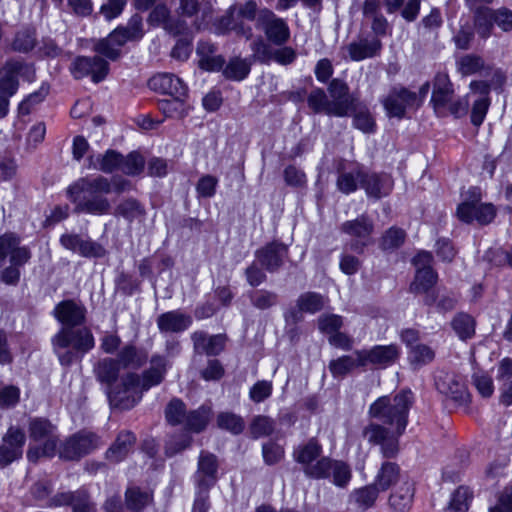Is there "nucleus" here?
<instances>
[{
	"instance_id": "6e6552de",
	"label": "nucleus",
	"mask_w": 512,
	"mask_h": 512,
	"mask_svg": "<svg viewBox=\"0 0 512 512\" xmlns=\"http://www.w3.org/2000/svg\"><path fill=\"white\" fill-rule=\"evenodd\" d=\"M259 11L254 0L233 5L227 10L226 15L221 18L219 29L222 31L233 30L249 40L253 36V29L250 25H245L244 21L257 20Z\"/></svg>"
},
{
	"instance_id": "72a5a7b5",
	"label": "nucleus",
	"mask_w": 512,
	"mask_h": 512,
	"mask_svg": "<svg viewBox=\"0 0 512 512\" xmlns=\"http://www.w3.org/2000/svg\"><path fill=\"white\" fill-rule=\"evenodd\" d=\"M359 359V350H357L352 355H345L332 360L329 364V370L335 378L344 377L355 368L363 367Z\"/></svg>"
},
{
	"instance_id": "37998d69",
	"label": "nucleus",
	"mask_w": 512,
	"mask_h": 512,
	"mask_svg": "<svg viewBox=\"0 0 512 512\" xmlns=\"http://www.w3.org/2000/svg\"><path fill=\"white\" fill-rule=\"evenodd\" d=\"M321 451V446L312 439L307 444L299 446L294 451V458L298 463H301L306 467L317 460Z\"/></svg>"
},
{
	"instance_id": "39448f33",
	"label": "nucleus",
	"mask_w": 512,
	"mask_h": 512,
	"mask_svg": "<svg viewBox=\"0 0 512 512\" xmlns=\"http://www.w3.org/2000/svg\"><path fill=\"white\" fill-rule=\"evenodd\" d=\"M54 352L61 365L70 366L95 345L90 329L63 327L52 339Z\"/></svg>"
},
{
	"instance_id": "bf43d9fd",
	"label": "nucleus",
	"mask_w": 512,
	"mask_h": 512,
	"mask_svg": "<svg viewBox=\"0 0 512 512\" xmlns=\"http://www.w3.org/2000/svg\"><path fill=\"white\" fill-rule=\"evenodd\" d=\"M472 493L467 487H459L452 496L449 510L450 512H466Z\"/></svg>"
},
{
	"instance_id": "5fc2aeb1",
	"label": "nucleus",
	"mask_w": 512,
	"mask_h": 512,
	"mask_svg": "<svg viewBox=\"0 0 512 512\" xmlns=\"http://www.w3.org/2000/svg\"><path fill=\"white\" fill-rule=\"evenodd\" d=\"M145 166L144 158L138 152H131L126 157L123 156L121 163V172L126 175L135 176L140 174Z\"/></svg>"
},
{
	"instance_id": "9d476101",
	"label": "nucleus",
	"mask_w": 512,
	"mask_h": 512,
	"mask_svg": "<svg viewBox=\"0 0 512 512\" xmlns=\"http://www.w3.org/2000/svg\"><path fill=\"white\" fill-rule=\"evenodd\" d=\"M382 104L389 117L403 118L408 109L418 108L421 100L417 93L405 87H393L383 98Z\"/></svg>"
},
{
	"instance_id": "4c0bfd02",
	"label": "nucleus",
	"mask_w": 512,
	"mask_h": 512,
	"mask_svg": "<svg viewBox=\"0 0 512 512\" xmlns=\"http://www.w3.org/2000/svg\"><path fill=\"white\" fill-rule=\"evenodd\" d=\"M412 498L413 488L409 483H405L390 496L389 504L393 512H406L411 506Z\"/></svg>"
},
{
	"instance_id": "aec40b11",
	"label": "nucleus",
	"mask_w": 512,
	"mask_h": 512,
	"mask_svg": "<svg viewBox=\"0 0 512 512\" xmlns=\"http://www.w3.org/2000/svg\"><path fill=\"white\" fill-rule=\"evenodd\" d=\"M454 98L453 85L446 74L436 75L433 83L431 103L438 116L447 115V107Z\"/></svg>"
},
{
	"instance_id": "f257e3e1",
	"label": "nucleus",
	"mask_w": 512,
	"mask_h": 512,
	"mask_svg": "<svg viewBox=\"0 0 512 512\" xmlns=\"http://www.w3.org/2000/svg\"><path fill=\"white\" fill-rule=\"evenodd\" d=\"M414 403L413 393L403 390L393 396H382L369 407V416L381 421L370 422L362 431L364 439L380 447L385 458H394L399 452V439L408 425L409 411Z\"/></svg>"
},
{
	"instance_id": "f03ea898",
	"label": "nucleus",
	"mask_w": 512,
	"mask_h": 512,
	"mask_svg": "<svg viewBox=\"0 0 512 512\" xmlns=\"http://www.w3.org/2000/svg\"><path fill=\"white\" fill-rule=\"evenodd\" d=\"M167 370V362L161 356H154L151 359L150 368L144 372L143 378L129 373L122 378L121 383L108 394L111 405L120 409L134 407L142 397L145 390L158 385L164 379Z\"/></svg>"
},
{
	"instance_id": "bb28decb",
	"label": "nucleus",
	"mask_w": 512,
	"mask_h": 512,
	"mask_svg": "<svg viewBox=\"0 0 512 512\" xmlns=\"http://www.w3.org/2000/svg\"><path fill=\"white\" fill-rule=\"evenodd\" d=\"M149 23L152 25L162 26L169 33L174 35L183 34L187 26L181 20H173L170 17L168 8L165 5L156 6L150 13Z\"/></svg>"
},
{
	"instance_id": "b1692460",
	"label": "nucleus",
	"mask_w": 512,
	"mask_h": 512,
	"mask_svg": "<svg viewBox=\"0 0 512 512\" xmlns=\"http://www.w3.org/2000/svg\"><path fill=\"white\" fill-rule=\"evenodd\" d=\"M55 316L65 327L73 328L85 320V309L72 300L59 303L55 308Z\"/></svg>"
},
{
	"instance_id": "4be33fe9",
	"label": "nucleus",
	"mask_w": 512,
	"mask_h": 512,
	"mask_svg": "<svg viewBox=\"0 0 512 512\" xmlns=\"http://www.w3.org/2000/svg\"><path fill=\"white\" fill-rule=\"evenodd\" d=\"M150 89L167 94L171 97H187V86L177 76L169 73H159L148 81Z\"/></svg>"
},
{
	"instance_id": "3c124183",
	"label": "nucleus",
	"mask_w": 512,
	"mask_h": 512,
	"mask_svg": "<svg viewBox=\"0 0 512 512\" xmlns=\"http://www.w3.org/2000/svg\"><path fill=\"white\" fill-rule=\"evenodd\" d=\"M151 499V494L138 488H129L126 491V506L133 512L141 511L150 503Z\"/></svg>"
},
{
	"instance_id": "c9c22d12",
	"label": "nucleus",
	"mask_w": 512,
	"mask_h": 512,
	"mask_svg": "<svg viewBox=\"0 0 512 512\" xmlns=\"http://www.w3.org/2000/svg\"><path fill=\"white\" fill-rule=\"evenodd\" d=\"M354 126L364 133H372L375 131V120L366 105L357 102L352 108Z\"/></svg>"
},
{
	"instance_id": "f704fd0d",
	"label": "nucleus",
	"mask_w": 512,
	"mask_h": 512,
	"mask_svg": "<svg viewBox=\"0 0 512 512\" xmlns=\"http://www.w3.org/2000/svg\"><path fill=\"white\" fill-rule=\"evenodd\" d=\"M250 70L251 62L249 59L234 57L229 60L222 73L226 79L241 81L249 75Z\"/></svg>"
},
{
	"instance_id": "423d86ee",
	"label": "nucleus",
	"mask_w": 512,
	"mask_h": 512,
	"mask_svg": "<svg viewBox=\"0 0 512 512\" xmlns=\"http://www.w3.org/2000/svg\"><path fill=\"white\" fill-rule=\"evenodd\" d=\"M29 435L34 442L27 451L29 461H37L40 457H53L57 450L58 434L56 427L48 420L34 418L29 423Z\"/></svg>"
},
{
	"instance_id": "c85d7f7f",
	"label": "nucleus",
	"mask_w": 512,
	"mask_h": 512,
	"mask_svg": "<svg viewBox=\"0 0 512 512\" xmlns=\"http://www.w3.org/2000/svg\"><path fill=\"white\" fill-rule=\"evenodd\" d=\"M217 472L216 457L207 452H202L198 461L197 482L199 487L207 490L214 484Z\"/></svg>"
},
{
	"instance_id": "f8f14e48",
	"label": "nucleus",
	"mask_w": 512,
	"mask_h": 512,
	"mask_svg": "<svg viewBox=\"0 0 512 512\" xmlns=\"http://www.w3.org/2000/svg\"><path fill=\"white\" fill-rule=\"evenodd\" d=\"M493 23L504 32L511 31L512 11L504 7L497 10L483 9L478 11L475 25L480 37L486 39L490 36Z\"/></svg>"
},
{
	"instance_id": "69168bd1",
	"label": "nucleus",
	"mask_w": 512,
	"mask_h": 512,
	"mask_svg": "<svg viewBox=\"0 0 512 512\" xmlns=\"http://www.w3.org/2000/svg\"><path fill=\"white\" fill-rule=\"evenodd\" d=\"M331 474L333 475L334 484L339 487L346 486L351 479V471L348 465L341 461H333Z\"/></svg>"
},
{
	"instance_id": "e433bc0d",
	"label": "nucleus",
	"mask_w": 512,
	"mask_h": 512,
	"mask_svg": "<svg viewBox=\"0 0 512 512\" xmlns=\"http://www.w3.org/2000/svg\"><path fill=\"white\" fill-rule=\"evenodd\" d=\"M119 363L115 359L105 358L98 362L95 367V375L101 383L111 385L119 375Z\"/></svg>"
},
{
	"instance_id": "338daca9",
	"label": "nucleus",
	"mask_w": 512,
	"mask_h": 512,
	"mask_svg": "<svg viewBox=\"0 0 512 512\" xmlns=\"http://www.w3.org/2000/svg\"><path fill=\"white\" fill-rule=\"evenodd\" d=\"M489 105L490 101L488 97H479L477 100L474 101L471 112V122L475 126H480L483 123Z\"/></svg>"
},
{
	"instance_id": "4468645a",
	"label": "nucleus",
	"mask_w": 512,
	"mask_h": 512,
	"mask_svg": "<svg viewBox=\"0 0 512 512\" xmlns=\"http://www.w3.org/2000/svg\"><path fill=\"white\" fill-rule=\"evenodd\" d=\"M70 70L76 79L90 76L94 83H98L108 75L109 64L99 56H80L73 61Z\"/></svg>"
},
{
	"instance_id": "393cba45",
	"label": "nucleus",
	"mask_w": 512,
	"mask_h": 512,
	"mask_svg": "<svg viewBox=\"0 0 512 512\" xmlns=\"http://www.w3.org/2000/svg\"><path fill=\"white\" fill-rule=\"evenodd\" d=\"M364 170L358 164L343 166L339 169L337 188L344 194H350L357 190L359 183L362 185Z\"/></svg>"
},
{
	"instance_id": "13d9d810",
	"label": "nucleus",
	"mask_w": 512,
	"mask_h": 512,
	"mask_svg": "<svg viewBox=\"0 0 512 512\" xmlns=\"http://www.w3.org/2000/svg\"><path fill=\"white\" fill-rule=\"evenodd\" d=\"M217 423L220 428L226 429L234 434H239L244 429L243 419L229 412H223L218 415Z\"/></svg>"
},
{
	"instance_id": "7ed1b4c3",
	"label": "nucleus",
	"mask_w": 512,
	"mask_h": 512,
	"mask_svg": "<svg viewBox=\"0 0 512 512\" xmlns=\"http://www.w3.org/2000/svg\"><path fill=\"white\" fill-rule=\"evenodd\" d=\"M67 192L78 212L105 215L111 210V204L106 197L112 192L109 178L101 175L83 177L69 186Z\"/></svg>"
},
{
	"instance_id": "8fccbe9b",
	"label": "nucleus",
	"mask_w": 512,
	"mask_h": 512,
	"mask_svg": "<svg viewBox=\"0 0 512 512\" xmlns=\"http://www.w3.org/2000/svg\"><path fill=\"white\" fill-rule=\"evenodd\" d=\"M274 430V420L264 415L255 416L249 426V431L253 438L269 436Z\"/></svg>"
},
{
	"instance_id": "cd10ccee",
	"label": "nucleus",
	"mask_w": 512,
	"mask_h": 512,
	"mask_svg": "<svg viewBox=\"0 0 512 512\" xmlns=\"http://www.w3.org/2000/svg\"><path fill=\"white\" fill-rule=\"evenodd\" d=\"M88 161L89 168L110 174L121 171L123 155L115 150H107L103 154L90 155Z\"/></svg>"
},
{
	"instance_id": "5701e85b",
	"label": "nucleus",
	"mask_w": 512,
	"mask_h": 512,
	"mask_svg": "<svg viewBox=\"0 0 512 512\" xmlns=\"http://www.w3.org/2000/svg\"><path fill=\"white\" fill-rule=\"evenodd\" d=\"M393 184V179L388 174L366 173L364 171L362 187L368 197L374 199L386 197L392 191Z\"/></svg>"
},
{
	"instance_id": "2eb2a0df",
	"label": "nucleus",
	"mask_w": 512,
	"mask_h": 512,
	"mask_svg": "<svg viewBox=\"0 0 512 512\" xmlns=\"http://www.w3.org/2000/svg\"><path fill=\"white\" fill-rule=\"evenodd\" d=\"M0 73V94L7 97L14 95L18 89V74L27 75L28 81H32L34 76V70L18 60L7 61Z\"/></svg>"
},
{
	"instance_id": "0eeeda50",
	"label": "nucleus",
	"mask_w": 512,
	"mask_h": 512,
	"mask_svg": "<svg viewBox=\"0 0 512 512\" xmlns=\"http://www.w3.org/2000/svg\"><path fill=\"white\" fill-rule=\"evenodd\" d=\"M143 36L142 18L134 15L126 27H118L105 39L100 40L94 50L110 60H116L120 56V48L127 42L138 40Z\"/></svg>"
},
{
	"instance_id": "a18cd8bd",
	"label": "nucleus",
	"mask_w": 512,
	"mask_h": 512,
	"mask_svg": "<svg viewBox=\"0 0 512 512\" xmlns=\"http://www.w3.org/2000/svg\"><path fill=\"white\" fill-rule=\"evenodd\" d=\"M436 280L437 274L433 269H419L416 271L410 289L414 293H425L434 286Z\"/></svg>"
},
{
	"instance_id": "20e7f679",
	"label": "nucleus",
	"mask_w": 512,
	"mask_h": 512,
	"mask_svg": "<svg viewBox=\"0 0 512 512\" xmlns=\"http://www.w3.org/2000/svg\"><path fill=\"white\" fill-rule=\"evenodd\" d=\"M328 95L321 88H314L308 95V106L315 113L329 116L347 117L358 99L350 93V88L341 79H333L328 85Z\"/></svg>"
},
{
	"instance_id": "a19ab883",
	"label": "nucleus",
	"mask_w": 512,
	"mask_h": 512,
	"mask_svg": "<svg viewBox=\"0 0 512 512\" xmlns=\"http://www.w3.org/2000/svg\"><path fill=\"white\" fill-rule=\"evenodd\" d=\"M211 408L201 406L197 410L188 413L185 421V427L193 432H200L207 426L211 417Z\"/></svg>"
},
{
	"instance_id": "ddd939ff",
	"label": "nucleus",
	"mask_w": 512,
	"mask_h": 512,
	"mask_svg": "<svg viewBox=\"0 0 512 512\" xmlns=\"http://www.w3.org/2000/svg\"><path fill=\"white\" fill-rule=\"evenodd\" d=\"M457 217L465 223L477 222L480 225L490 223L496 216V209L490 203H483L478 198L466 200L457 207Z\"/></svg>"
},
{
	"instance_id": "0e129e2a",
	"label": "nucleus",
	"mask_w": 512,
	"mask_h": 512,
	"mask_svg": "<svg viewBox=\"0 0 512 512\" xmlns=\"http://www.w3.org/2000/svg\"><path fill=\"white\" fill-rule=\"evenodd\" d=\"M35 46V35L32 30L19 31L13 41V49L19 52H28Z\"/></svg>"
},
{
	"instance_id": "6e6d98bb",
	"label": "nucleus",
	"mask_w": 512,
	"mask_h": 512,
	"mask_svg": "<svg viewBox=\"0 0 512 512\" xmlns=\"http://www.w3.org/2000/svg\"><path fill=\"white\" fill-rule=\"evenodd\" d=\"M166 419L172 425L185 424L187 413L184 403L179 399H173L167 405Z\"/></svg>"
},
{
	"instance_id": "ea45409f",
	"label": "nucleus",
	"mask_w": 512,
	"mask_h": 512,
	"mask_svg": "<svg viewBox=\"0 0 512 512\" xmlns=\"http://www.w3.org/2000/svg\"><path fill=\"white\" fill-rule=\"evenodd\" d=\"M399 477V467L396 463L385 462L382 464L375 478V486L379 490H387Z\"/></svg>"
},
{
	"instance_id": "a878e982",
	"label": "nucleus",
	"mask_w": 512,
	"mask_h": 512,
	"mask_svg": "<svg viewBox=\"0 0 512 512\" xmlns=\"http://www.w3.org/2000/svg\"><path fill=\"white\" fill-rule=\"evenodd\" d=\"M382 43L377 38H362L347 45L349 57L353 61H362L379 55Z\"/></svg>"
},
{
	"instance_id": "c756f323",
	"label": "nucleus",
	"mask_w": 512,
	"mask_h": 512,
	"mask_svg": "<svg viewBox=\"0 0 512 512\" xmlns=\"http://www.w3.org/2000/svg\"><path fill=\"white\" fill-rule=\"evenodd\" d=\"M194 349L198 353H205L207 355H217L225 345V338L222 335L208 336L202 331H197L192 334Z\"/></svg>"
},
{
	"instance_id": "9b49d317",
	"label": "nucleus",
	"mask_w": 512,
	"mask_h": 512,
	"mask_svg": "<svg viewBox=\"0 0 512 512\" xmlns=\"http://www.w3.org/2000/svg\"><path fill=\"white\" fill-rule=\"evenodd\" d=\"M340 229L351 238L350 248L357 253H362L371 243L374 223L367 215H361L356 219L345 221Z\"/></svg>"
},
{
	"instance_id": "a211bd4d",
	"label": "nucleus",
	"mask_w": 512,
	"mask_h": 512,
	"mask_svg": "<svg viewBox=\"0 0 512 512\" xmlns=\"http://www.w3.org/2000/svg\"><path fill=\"white\" fill-rule=\"evenodd\" d=\"M9 259L10 264H26L31 259V251L21 245V239L12 232L0 235V261Z\"/></svg>"
},
{
	"instance_id": "052dcab7",
	"label": "nucleus",
	"mask_w": 512,
	"mask_h": 512,
	"mask_svg": "<svg viewBox=\"0 0 512 512\" xmlns=\"http://www.w3.org/2000/svg\"><path fill=\"white\" fill-rule=\"evenodd\" d=\"M49 85L47 83H43L39 90L31 93L25 100H23L19 104V113L22 115H27L30 113V110L33 105H36L42 102L49 93Z\"/></svg>"
},
{
	"instance_id": "09e8293b",
	"label": "nucleus",
	"mask_w": 512,
	"mask_h": 512,
	"mask_svg": "<svg viewBox=\"0 0 512 512\" xmlns=\"http://www.w3.org/2000/svg\"><path fill=\"white\" fill-rule=\"evenodd\" d=\"M144 210L139 202L133 198H127L122 200L117 207L115 208L114 215L121 216L132 222L134 219H137L143 216Z\"/></svg>"
},
{
	"instance_id": "1a4fd4ad",
	"label": "nucleus",
	"mask_w": 512,
	"mask_h": 512,
	"mask_svg": "<svg viewBox=\"0 0 512 512\" xmlns=\"http://www.w3.org/2000/svg\"><path fill=\"white\" fill-rule=\"evenodd\" d=\"M257 27L264 33L266 39L274 45H285L290 39L291 32L288 23L268 8L260 9L257 17Z\"/></svg>"
},
{
	"instance_id": "de8ad7c7",
	"label": "nucleus",
	"mask_w": 512,
	"mask_h": 512,
	"mask_svg": "<svg viewBox=\"0 0 512 512\" xmlns=\"http://www.w3.org/2000/svg\"><path fill=\"white\" fill-rule=\"evenodd\" d=\"M378 490L379 489L375 484L357 489L351 494V501H353L358 508L368 509L375 503L378 496Z\"/></svg>"
},
{
	"instance_id": "864d4df0",
	"label": "nucleus",
	"mask_w": 512,
	"mask_h": 512,
	"mask_svg": "<svg viewBox=\"0 0 512 512\" xmlns=\"http://www.w3.org/2000/svg\"><path fill=\"white\" fill-rule=\"evenodd\" d=\"M333 467V460L327 457L317 459L311 465L304 467V472L307 476L322 479L327 478L331 475V469Z\"/></svg>"
},
{
	"instance_id": "680f3d73",
	"label": "nucleus",
	"mask_w": 512,
	"mask_h": 512,
	"mask_svg": "<svg viewBox=\"0 0 512 512\" xmlns=\"http://www.w3.org/2000/svg\"><path fill=\"white\" fill-rule=\"evenodd\" d=\"M202 12V18L206 19L209 17V12L205 9H200V4L198 0H179V7L177 8V13L180 17L184 18H192L197 16L199 12Z\"/></svg>"
},
{
	"instance_id": "412c9836",
	"label": "nucleus",
	"mask_w": 512,
	"mask_h": 512,
	"mask_svg": "<svg viewBox=\"0 0 512 512\" xmlns=\"http://www.w3.org/2000/svg\"><path fill=\"white\" fill-rule=\"evenodd\" d=\"M287 255L288 250L284 244L272 242L257 250L255 258L268 272H275L283 265Z\"/></svg>"
},
{
	"instance_id": "f3484780",
	"label": "nucleus",
	"mask_w": 512,
	"mask_h": 512,
	"mask_svg": "<svg viewBox=\"0 0 512 512\" xmlns=\"http://www.w3.org/2000/svg\"><path fill=\"white\" fill-rule=\"evenodd\" d=\"M26 437L24 432L16 427H10L0 444V466L5 467L20 459Z\"/></svg>"
},
{
	"instance_id": "e2e57ef3",
	"label": "nucleus",
	"mask_w": 512,
	"mask_h": 512,
	"mask_svg": "<svg viewBox=\"0 0 512 512\" xmlns=\"http://www.w3.org/2000/svg\"><path fill=\"white\" fill-rule=\"evenodd\" d=\"M218 179L212 175H203L196 184V192L199 197L211 198L216 193Z\"/></svg>"
},
{
	"instance_id": "4d7b16f0",
	"label": "nucleus",
	"mask_w": 512,
	"mask_h": 512,
	"mask_svg": "<svg viewBox=\"0 0 512 512\" xmlns=\"http://www.w3.org/2000/svg\"><path fill=\"white\" fill-rule=\"evenodd\" d=\"M435 357L433 349L424 344H416L410 348L409 360L412 364L425 365Z\"/></svg>"
},
{
	"instance_id": "dca6fc26",
	"label": "nucleus",
	"mask_w": 512,
	"mask_h": 512,
	"mask_svg": "<svg viewBox=\"0 0 512 512\" xmlns=\"http://www.w3.org/2000/svg\"><path fill=\"white\" fill-rule=\"evenodd\" d=\"M98 446V437L91 432L82 431L70 437L59 450L61 458L74 460L90 453Z\"/></svg>"
},
{
	"instance_id": "2f4dec72",
	"label": "nucleus",
	"mask_w": 512,
	"mask_h": 512,
	"mask_svg": "<svg viewBox=\"0 0 512 512\" xmlns=\"http://www.w3.org/2000/svg\"><path fill=\"white\" fill-rule=\"evenodd\" d=\"M437 387L442 393L451 396L455 400L463 401L467 394L462 377L453 374H446L443 378H439Z\"/></svg>"
},
{
	"instance_id": "603ef678",
	"label": "nucleus",
	"mask_w": 512,
	"mask_h": 512,
	"mask_svg": "<svg viewBox=\"0 0 512 512\" xmlns=\"http://www.w3.org/2000/svg\"><path fill=\"white\" fill-rule=\"evenodd\" d=\"M118 363L124 367H139L146 361V355L139 352L134 346L127 345L118 354Z\"/></svg>"
},
{
	"instance_id": "58836bf2",
	"label": "nucleus",
	"mask_w": 512,
	"mask_h": 512,
	"mask_svg": "<svg viewBox=\"0 0 512 512\" xmlns=\"http://www.w3.org/2000/svg\"><path fill=\"white\" fill-rule=\"evenodd\" d=\"M457 70L463 76H469L489 69L482 57L474 54H467L460 57L457 62Z\"/></svg>"
},
{
	"instance_id": "6ab92c4d",
	"label": "nucleus",
	"mask_w": 512,
	"mask_h": 512,
	"mask_svg": "<svg viewBox=\"0 0 512 512\" xmlns=\"http://www.w3.org/2000/svg\"><path fill=\"white\" fill-rule=\"evenodd\" d=\"M360 364L363 367L373 365L385 368L392 365L399 357V349L396 345H377L369 350H359Z\"/></svg>"
},
{
	"instance_id": "774afa93",
	"label": "nucleus",
	"mask_w": 512,
	"mask_h": 512,
	"mask_svg": "<svg viewBox=\"0 0 512 512\" xmlns=\"http://www.w3.org/2000/svg\"><path fill=\"white\" fill-rule=\"evenodd\" d=\"M405 239V232L402 229L392 227L382 237V247L393 249L399 247Z\"/></svg>"
},
{
	"instance_id": "79ce46f5",
	"label": "nucleus",
	"mask_w": 512,
	"mask_h": 512,
	"mask_svg": "<svg viewBox=\"0 0 512 512\" xmlns=\"http://www.w3.org/2000/svg\"><path fill=\"white\" fill-rule=\"evenodd\" d=\"M186 97H171L159 101V109L167 117L182 118L188 112V105L185 102Z\"/></svg>"
},
{
	"instance_id": "7c9ffc66",
	"label": "nucleus",
	"mask_w": 512,
	"mask_h": 512,
	"mask_svg": "<svg viewBox=\"0 0 512 512\" xmlns=\"http://www.w3.org/2000/svg\"><path fill=\"white\" fill-rule=\"evenodd\" d=\"M192 323V318L180 311H170L161 314L157 319V325L162 332H181Z\"/></svg>"
},
{
	"instance_id": "473e14b6",
	"label": "nucleus",
	"mask_w": 512,
	"mask_h": 512,
	"mask_svg": "<svg viewBox=\"0 0 512 512\" xmlns=\"http://www.w3.org/2000/svg\"><path fill=\"white\" fill-rule=\"evenodd\" d=\"M135 442V437L130 432H121L115 443L109 448L106 455L112 462H119L123 460L131 450Z\"/></svg>"
},
{
	"instance_id": "c03bdc74",
	"label": "nucleus",
	"mask_w": 512,
	"mask_h": 512,
	"mask_svg": "<svg viewBox=\"0 0 512 512\" xmlns=\"http://www.w3.org/2000/svg\"><path fill=\"white\" fill-rule=\"evenodd\" d=\"M327 299L321 294L307 292L302 294L297 300V306L300 311L307 313H316L323 309Z\"/></svg>"
},
{
	"instance_id": "49530a36",
	"label": "nucleus",
	"mask_w": 512,
	"mask_h": 512,
	"mask_svg": "<svg viewBox=\"0 0 512 512\" xmlns=\"http://www.w3.org/2000/svg\"><path fill=\"white\" fill-rule=\"evenodd\" d=\"M452 328L461 340L470 339L475 333V321L470 315L460 313L453 318Z\"/></svg>"
}]
</instances>
